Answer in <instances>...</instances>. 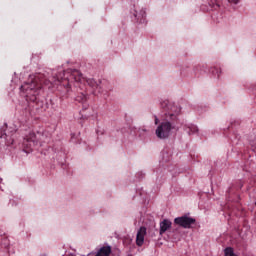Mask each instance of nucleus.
<instances>
[{
  "instance_id": "obj_1",
  "label": "nucleus",
  "mask_w": 256,
  "mask_h": 256,
  "mask_svg": "<svg viewBox=\"0 0 256 256\" xmlns=\"http://www.w3.org/2000/svg\"><path fill=\"white\" fill-rule=\"evenodd\" d=\"M154 123L157 125L155 129V135L157 139H160L161 141H165L173 135V131H175V124L171 123L169 120H164L162 122H159V118L155 116Z\"/></svg>"
},
{
  "instance_id": "obj_2",
  "label": "nucleus",
  "mask_w": 256,
  "mask_h": 256,
  "mask_svg": "<svg viewBox=\"0 0 256 256\" xmlns=\"http://www.w3.org/2000/svg\"><path fill=\"white\" fill-rule=\"evenodd\" d=\"M161 107L166 111L165 116L169 121H177L179 115H181V106L175 104V102L163 100L161 102Z\"/></svg>"
},
{
  "instance_id": "obj_3",
  "label": "nucleus",
  "mask_w": 256,
  "mask_h": 256,
  "mask_svg": "<svg viewBox=\"0 0 256 256\" xmlns=\"http://www.w3.org/2000/svg\"><path fill=\"white\" fill-rule=\"evenodd\" d=\"M39 141H41V134L30 133L28 136H26L23 141L25 153H31L35 147L41 145V142Z\"/></svg>"
},
{
  "instance_id": "obj_4",
  "label": "nucleus",
  "mask_w": 256,
  "mask_h": 256,
  "mask_svg": "<svg viewBox=\"0 0 256 256\" xmlns=\"http://www.w3.org/2000/svg\"><path fill=\"white\" fill-rule=\"evenodd\" d=\"M131 13L134 17V21L138 23V25H147V9L133 6Z\"/></svg>"
},
{
  "instance_id": "obj_5",
  "label": "nucleus",
  "mask_w": 256,
  "mask_h": 256,
  "mask_svg": "<svg viewBox=\"0 0 256 256\" xmlns=\"http://www.w3.org/2000/svg\"><path fill=\"white\" fill-rule=\"evenodd\" d=\"M174 223L184 229H191V225H195V219L189 216H181L174 219Z\"/></svg>"
},
{
  "instance_id": "obj_6",
  "label": "nucleus",
  "mask_w": 256,
  "mask_h": 256,
  "mask_svg": "<svg viewBox=\"0 0 256 256\" xmlns=\"http://www.w3.org/2000/svg\"><path fill=\"white\" fill-rule=\"evenodd\" d=\"M21 90L27 93V97H29V95H35V93H37V83L35 82V80H33V77H31L28 82L24 83L21 86Z\"/></svg>"
},
{
  "instance_id": "obj_7",
  "label": "nucleus",
  "mask_w": 256,
  "mask_h": 256,
  "mask_svg": "<svg viewBox=\"0 0 256 256\" xmlns=\"http://www.w3.org/2000/svg\"><path fill=\"white\" fill-rule=\"evenodd\" d=\"M146 235H147V228L140 227L136 234V245L138 247H143V243H145Z\"/></svg>"
},
{
  "instance_id": "obj_8",
  "label": "nucleus",
  "mask_w": 256,
  "mask_h": 256,
  "mask_svg": "<svg viewBox=\"0 0 256 256\" xmlns=\"http://www.w3.org/2000/svg\"><path fill=\"white\" fill-rule=\"evenodd\" d=\"M172 225L173 223H171V220L164 219L162 222H160V235H163V233L169 231Z\"/></svg>"
},
{
  "instance_id": "obj_9",
  "label": "nucleus",
  "mask_w": 256,
  "mask_h": 256,
  "mask_svg": "<svg viewBox=\"0 0 256 256\" xmlns=\"http://www.w3.org/2000/svg\"><path fill=\"white\" fill-rule=\"evenodd\" d=\"M109 255H111V246H103L96 253V256H109Z\"/></svg>"
},
{
  "instance_id": "obj_10",
  "label": "nucleus",
  "mask_w": 256,
  "mask_h": 256,
  "mask_svg": "<svg viewBox=\"0 0 256 256\" xmlns=\"http://www.w3.org/2000/svg\"><path fill=\"white\" fill-rule=\"evenodd\" d=\"M187 133L188 135H195V133H199V128L195 125H188Z\"/></svg>"
},
{
  "instance_id": "obj_11",
  "label": "nucleus",
  "mask_w": 256,
  "mask_h": 256,
  "mask_svg": "<svg viewBox=\"0 0 256 256\" xmlns=\"http://www.w3.org/2000/svg\"><path fill=\"white\" fill-rule=\"evenodd\" d=\"M224 256H239V254L232 247H227L224 249Z\"/></svg>"
},
{
  "instance_id": "obj_12",
  "label": "nucleus",
  "mask_w": 256,
  "mask_h": 256,
  "mask_svg": "<svg viewBox=\"0 0 256 256\" xmlns=\"http://www.w3.org/2000/svg\"><path fill=\"white\" fill-rule=\"evenodd\" d=\"M215 75H216V77H217V79H220L221 78V76L223 75V69L222 68H215Z\"/></svg>"
},
{
  "instance_id": "obj_13",
  "label": "nucleus",
  "mask_w": 256,
  "mask_h": 256,
  "mask_svg": "<svg viewBox=\"0 0 256 256\" xmlns=\"http://www.w3.org/2000/svg\"><path fill=\"white\" fill-rule=\"evenodd\" d=\"M88 85H91V87H99V84L93 79L88 80Z\"/></svg>"
},
{
  "instance_id": "obj_14",
  "label": "nucleus",
  "mask_w": 256,
  "mask_h": 256,
  "mask_svg": "<svg viewBox=\"0 0 256 256\" xmlns=\"http://www.w3.org/2000/svg\"><path fill=\"white\" fill-rule=\"evenodd\" d=\"M229 3H233V5H237L239 3V0H228Z\"/></svg>"
},
{
  "instance_id": "obj_15",
  "label": "nucleus",
  "mask_w": 256,
  "mask_h": 256,
  "mask_svg": "<svg viewBox=\"0 0 256 256\" xmlns=\"http://www.w3.org/2000/svg\"><path fill=\"white\" fill-rule=\"evenodd\" d=\"M0 183H3V178L0 177Z\"/></svg>"
},
{
  "instance_id": "obj_16",
  "label": "nucleus",
  "mask_w": 256,
  "mask_h": 256,
  "mask_svg": "<svg viewBox=\"0 0 256 256\" xmlns=\"http://www.w3.org/2000/svg\"><path fill=\"white\" fill-rule=\"evenodd\" d=\"M78 81H83V78H80Z\"/></svg>"
}]
</instances>
